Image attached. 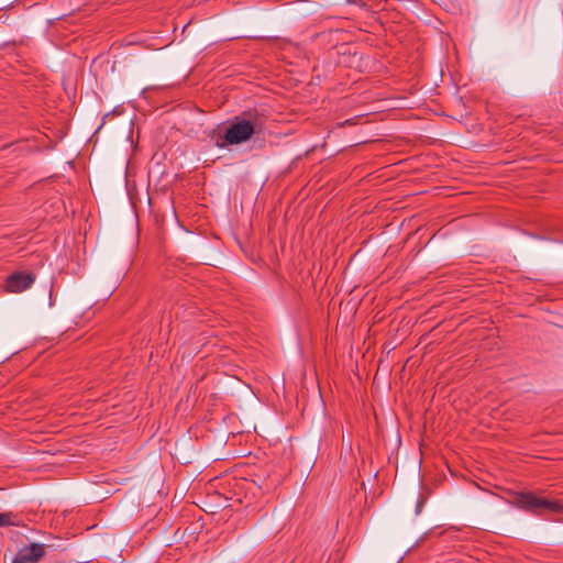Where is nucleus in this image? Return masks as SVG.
Here are the masks:
<instances>
[{"mask_svg": "<svg viewBox=\"0 0 563 563\" xmlns=\"http://www.w3.org/2000/svg\"><path fill=\"white\" fill-rule=\"evenodd\" d=\"M46 555V545L33 542L20 549L12 563H38Z\"/></svg>", "mask_w": 563, "mask_h": 563, "instance_id": "3", "label": "nucleus"}, {"mask_svg": "<svg viewBox=\"0 0 563 563\" xmlns=\"http://www.w3.org/2000/svg\"><path fill=\"white\" fill-rule=\"evenodd\" d=\"M35 274L32 272H14L5 279V290L9 292H21L30 288L35 282Z\"/></svg>", "mask_w": 563, "mask_h": 563, "instance_id": "2", "label": "nucleus"}, {"mask_svg": "<svg viewBox=\"0 0 563 563\" xmlns=\"http://www.w3.org/2000/svg\"><path fill=\"white\" fill-rule=\"evenodd\" d=\"M13 517L14 516L11 512H0V527L14 525Z\"/></svg>", "mask_w": 563, "mask_h": 563, "instance_id": "6", "label": "nucleus"}, {"mask_svg": "<svg viewBox=\"0 0 563 563\" xmlns=\"http://www.w3.org/2000/svg\"><path fill=\"white\" fill-rule=\"evenodd\" d=\"M540 496L533 492H519L512 496L511 504L521 510L540 516Z\"/></svg>", "mask_w": 563, "mask_h": 563, "instance_id": "4", "label": "nucleus"}, {"mask_svg": "<svg viewBox=\"0 0 563 563\" xmlns=\"http://www.w3.org/2000/svg\"><path fill=\"white\" fill-rule=\"evenodd\" d=\"M267 117L257 109H247L233 117L221 141H217L218 147L238 145L250 141L253 136L264 134Z\"/></svg>", "mask_w": 563, "mask_h": 563, "instance_id": "1", "label": "nucleus"}, {"mask_svg": "<svg viewBox=\"0 0 563 563\" xmlns=\"http://www.w3.org/2000/svg\"><path fill=\"white\" fill-rule=\"evenodd\" d=\"M356 123V118H353V119H347L345 120L344 122L340 123V126H344V125H353Z\"/></svg>", "mask_w": 563, "mask_h": 563, "instance_id": "7", "label": "nucleus"}, {"mask_svg": "<svg viewBox=\"0 0 563 563\" xmlns=\"http://www.w3.org/2000/svg\"><path fill=\"white\" fill-rule=\"evenodd\" d=\"M540 516L545 514H563V500L562 499H549L540 496L539 501Z\"/></svg>", "mask_w": 563, "mask_h": 563, "instance_id": "5", "label": "nucleus"}]
</instances>
